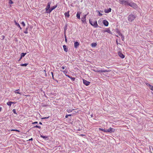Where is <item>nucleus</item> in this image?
Masks as SVG:
<instances>
[{"label":"nucleus","instance_id":"1","mask_svg":"<svg viewBox=\"0 0 153 153\" xmlns=\"http://www.w3.org/2000/svg\"><path fill=\"white\" fill-rule=\"evenodd\" d=\"M60 71L62 72H63L64 73V74L65 75V76L67 77H68V78H70L72 80V81H74L75 80V78L74 77H71V76H70L69 75H67V74L68 72L67 71L66 69H65V70L64 71H63L62 70H60Z\"/></svg>","mask_w":153,"mask_h":153},{"label":"nucleus","instance_id":"2","mask_svg":"<svg viewBox=\"0 0 153 153\" xmlns=\"http://www.w3.org/2000/svg\"><path fill=\"white\" fill-rule=\"evenodd\" d=\"M119 2L120 4L125 5H129V2L128 0H119Z\"/></svg>","mask_w":153,"mask_h":153},{"label":"nucleus","instance_id":"3","mask_svg":"<svg viewBox=\"0 0 153 153\" xmlns=\"http://www.w3.org/2000/svg\"><path fill=\"white\" fill-rule=\"evenodd\" d=\"M135 18L136 17L134 15L131 14L128 16V20L129 22H131L135 19Z\"/></svg>","mask_w":153,"mask_h":153},{"label":"nucleus","instance_id":"4","mask_svg":"<svg viewBox=\"0 0 153 153\" xmlns=\"http://www.w3.org/2000/svg\"><path fill=\"white\" fill-rule=\"evenodd\" d=\"M128 6L133 8L134 9H136L138 7L137 5L132 1L129 2Z\"/></svg>","mask_w":153,"mask_h":153},{"label":"nucleus","instance_id":"5","mask_svg":"<svg viewBox=\"0 0 153 153\" xmlns=\"http://www.w3.org/2000/svg\"><path fill=\"white\" fill-rule=\"evenodd\" d=\"M115 129L113 128H111V127L110 128H109L106 129V132L107 133H112L114 132L115 131Z\"/></svg>","mask_w":153,"mask_h":153},{"label":"nucleus","instance_id":"6","mask_svg":"<svg viewBox=\"0 0 153 153\" xmlns=\"http://www.w3.org/2000/svg\"><path fill=\"white\" fill-rule=\"evenodd\" d=\"M93 71L95 72H97L98 73H103L104 72H108L109 71H108L107 70H93Z\"/></svg>","mask_w":153,"mask_h":153},{"label":"nucleus","instance_id":"7","mask_svg":"<svg viewBox=\"0 0 153 153\" xmlns=\"http://www.w3.org/2000/svg\"><path fill=\"white\" fill-rule=\"evenodd\" d=\"M83 84L86 86L90 84V83L89 81H88L85 79H83Z\"/></svg>","mask_w":153,"mask_h":153},{"label":"nucleus","instance_id":"8","mask_svg":"<svg viewBox=\"0 0 153 153\" xmlns=\"http://www.w3.org/2000/svg\"><path fill=\"white\" fill-rule=\"evenodd\" d=\"M51 2H49L48 3L47 5L45 8L46 11H48L49 8H50Z\"/></svg>","mask_w":153,"mask_h":153},{"label":"nucleus","instance_id":"9","mask_svg":"<svg viewBox=\"0 0 153 153\" xmlns=\"http://www.w3.org/2000/svg\"><path fill=\"white\" fill-rule=\"evenodd\" d=\"M118 55L122 59H123L125 57V56L121 52H119L118 53Z\"/></svg>","mask_w":153,"mask_h":153},{"label":"nucleus","instance_id":"10","mask_svg":"<svg viewBox=\"0 0 153 153\" xmlns=\"http://www.w3.org/2000/svg\"><path fill=\"white\" fill-rule=\"evenodd\" d=\"M93 26L94 27H98V26L96 21H94L93 22Z\"/></svg>","mask_w":153,"mask_h":153},{"label":"nucleus","instance_id":"11","mask_svg":"<svg viewBox=\"0 0 153 153\" xmlns=\"http://www.w3.org/2000/svg\"><path fill=\"white\" fill-rule=\"evenodd\" d=\"M103 32L104 33L107 32L110 34H112L111 32L109 29L103 30Z\"/></svg>","mask_w":153,"mask_h":153},{"label":"nucleus","instance_id":"12","mask_svg":"<svg viewBox=\"0 0 153 153\" xmlns=\"http://www.w3.org/2000/svg\"><path fill=\"white\" fill-rule=\"evenodd\" d=\"M103 24L106 26H107L108 25V22L107 20H104L103 21Z\"/></svg>","mask_w":153,"mask_h":153},{"label":"nucleus","instance_id":"13","mask_svg":"<svg viewBox=\"0 0 153 153\" xmlns=\"http://www.w3.org/2000/svg\"><path fill=\"white\" fill-rule=\"evenodd\" d=\"M87 14H86L83 17V18H82V19H83L82 20V21L83 23H85L86 22V16H87Z\"/></svg>","mask_w":153,"mask_h":153},{"label":"nucleus","instance_id":"14","mask_svg":"<svg viewBox=\"0 0 153 153\" xmlns=\"http://www.w3.org/2000/svg\"><path fill=\"white\" fill-rule=\"evenodd\" d=\"M111 8H109L108 9H105L104 10V12L106 13H108L109 12H110L111 11Z\"/></svg>","mask_w":153,"mask_h":153},{"label":"nucleus","instance_id":"15","mask_svg":"<svg viewBox=\"0 0 153 153\" xmlns=\"http://www.w3.org/2000/svg\"><path fill=\"white\" fill-rule=\"evenodd\" d=\"M65 15L66 17H67V18H69L70 16L69 11L67 12H65Z\"/></svg>","mask_w":153,"mask_h":153},{"label":"nucleus","instance_id":"16","mask_svg":"<svg viewBox=\"0 0 153 153\" xmlns=\"http://www.w3.org/2000/svg\"><path fill=\"white\" fill-rule=\"evenodd\" d=\"M79 43L78 42H76L74 43V46L75 48H76L79 45Z\"/></svg>","mask_w":153,"mask_h":153},{"label":"nucleus","instance_id":"17","mask_svg":"<svg viewBox=\"0 0 153 153\" xmlns=\"http://www.w3.org/2000/svg\"><path fill=\"white\" fill-rule=\"evenodd\" d=\"M81 13H80L78 12H77L76 16L77 18L79 19H80V16Z\"/></svg>","mask_w":153,"mask_h":153},{"label":"nucleus","instance_id":"18","mask_svg":"<svg viewBox=\"0 0 153 153\" xmlns=\"http://www.w3.org/2000/svg\"><path fill=\"white\" fill-rule=\"evenodd\" d=\"M53 10V9L51 8H49V10L46 11V13H50L51 11Z\"/></svg>","mask_w":153,"mask_h":153},{"label":"nucleus","instance_id":"19","mask_svg":"<svg viewBox=\"0 0 153 153\" xmlns=\"http://www.w3.org/2000/svg\"><path fill=\"white\" fill-rule=\"evenodd\" d=\"M63 48L65 51L66 52H67L68 51V50L66 46V45H64L63 46Z\"/></svg>","mask_w":153,"mask_h":153},{"label":"nucleus","instance_id":"20","mask_svg":"<svg viewBox=\"0 0 153 153\" xmlns=\"http://www.w3.org/2000/svg\"><path fill=\"white\" fill-rule=\"evenodd\" d=\"M74 110V109H71V108H69V109H67V111L68 113H70V112H72Z\"/></svg>","mask_w":153,"mask_h":153},{"label":"nucleus","instance_id":"21","mask_svg":"<svg viewBox=\"0 0 153 153\" xmlns=\"http://www.w3.org/2000/svg\"><path fill=\"white\" fill-rule=\"evenodd\" d=\"M116 32L118 34V35H119V36H122V33H121V32H120V31L118 30H116Z\"/></svg>","mask_w":153,"mask_h":153},{"label":"nucleus","instance_id":"22","mask_svg":"<svg viewBox=\"0 0 153 153\" xmlns=\"http://www.w3.org/2000/svg\"><path fill=\"white\" fill-rule=\"evenodd\" d=\"M19 90V89H17V90H16L15 91H14V93H15V94H21L20 92H19L18 91Z\"/></svg>","mask_w":153,"mask_h":153},{"label":"nucleus","instance_id":"23","mask_svg":"<svg viewBox=\"0 0 153 153\" xmlns=\"http://www.w3.org/2000/svg\"><path fill=\"white\" fill-rule=\"evenodd\" d=\"M26 54V53H22L20 59H21L23 57H24L25 56V55Z\"/></svg>","mask_w":153,"mask_h":153},{"label":"nucleus","instance_id":"24","mask_svg":"<svg viewBox=\"0 0 153 153\" xmlns=\"http://www.w3.org/2000/svg\"><path fill=\"white\" fill-rule=\"evenodd\" d=\"M13 103V102H7V104L10 106H11L12 103Z\"/></svg>","mask_w":153,"mask_h":153},{"label":"nucleus","instance_id":"25","mask_svg":"<svg viewBox=\"0 0 153 153\" xmlns=\"http://www.w3.org/2000/svg\"><path fill=\"white\" fill-rule=\"evenodd\" d=\"M97 45L96 43H92L91 44V46L92 47H94L96 46Z\"/></svg>","mask_w":153,"mask_h":153},{"label":"nucleus","instance_id":"26","mask_svg":"<svg viewBox=\"0 0 153 153\" xmlns=\"http://www.w3.org/2000/svg\"><path fill=\"white\" fill-rule=\"evenodd\" d=\"M14 22H15V25H16L17 26H18V27H20V25L19 24V23H17V22H16V20H15V21H14Z\"/></svg>","mask_w":153,"mask_h":153},{"label":"nucleus","instance_id":"27","mask_svg":"<svg viewBox=\"0 0 153 153\" xmlns=\"http://www.w3.org/2000/svg\"><path fill=\"white\" fill-rule=\"evenodd\" d=\"M99 129L100 131H103L106 132V129H102V128H99Z\"/></svg>","mask_w":153,"mask_h":153},{"label":"nucleus","instance_id":"28","mask_svg":"<svg viewBox=\"0 0 153 153\" xmlns=\"http://www.w3.org/2000/svg\"><path fill=\"white\" fill-rule=\"evenodd\" d=\"M40 137H42V138H44V139H46L48 138V137L47 136H43L42 135H40Z\"/></svg>","mask_w":153,"mask_h":153},{"label":"nucleus","instance_id":"29","mask_svg":"<svg viewBox=\"0 0 153 153\" xmlns=\"http://www.w3.org/2000/svg\"><path fill=\"white\" fill-rule=\"evenodd\" d=\"M28 64V63L22 64L20 65V66H26Z\"/></svg>","mask_w":153,"mask_h":153},{"label":"nucleus","instance_id":"30","mask_svg":"<svg viewBox=\"0 0 153 153\" xmlns=\"http://www.w3.org/2000/svg\"><path fill=\"white\" fill-rule=\"evenodd\" d=\"M57 7V4H56V5L54 6L53 7H52L51 8L53 10L55 8H56V7Z\"/></svg>","mask_w":153,"mask_h":153},{"label":"nucleus","instance_id":"31","mask_svg":"<svg viewBox=\"0 0 153 153\" xmlns=\"http://www.w3.org/2000/svg\"><path fill=\"white\" fill-rule=\"evenodd\" d=\"M65 66H62L61 68V69H60V70H62L63 71H64V70L65 69ZM65 71V70H64V71Z\"/></svg>","mask_w":153,"mask_h":153},{"label":"nucleus","instance_id":"32","mask_svg":"<svg viewBox=\"0 0 153 153\" xmlns=\"http://www.w3.org/2000/svg\"><path fill=\"white\" fill-rule=\"evenodd\" d=\"M33 128H38L40 129V128H41V127L40 126H39L36 125V126H34L33 127Z\"/></svg>","mask_w":153,"mask_h":153},{"label":"nucleus","instance_id":"33","mask_svg":"<svg viewBox=\"0 0 153 153\" xmlns=\"http://www.w3.org/2000/svg\"><path fill=\"white\" fill-rule=\"evenodd\" d=\"M89 23L91 24V25H92V26H93V21H91L90 20V19L89 20Z\"/></svg>","mask_w":153,"mask_h":153},{"label":"nucleus","instance_id":"34","mask_svg":"<svg viewBox=\"0 0 153 153\" xmlns=\"http://www.w3.org/2000/svg\"><path fill=\"white\" fill-rule=\"evenodd\" d=\"M9 4H13V3L12 0H9Z\"/></svg>","mask_w":153,"mask_h":153},{"label":"nucleus","instance_id":"35","mask_svg":"<svg viewBox=\"0 0 153 153\" xmlns=\"http://www.w3.org/2000/svg\"><path fill=\"white\" fill-rule=\"evenodd\" d=\"M121 36V38L122 39V40L123 41L124 40V36L122 34V36Z\"/></svg>","mask_w":153,"mask_h":153},{"label":"nucleus","instance_id":"36","mask_svg":"<svg viewBox=\"0 0 153 153\" xmlns=\"http://www.w3.org/2000/svg\"><path fill=\"white\" fill-rule=\"evenodd\" d=\"M11 131H18V132H20V131L18 130H16V129H12L11 130Z\"/></svg>","mask_w":153,"mask_h":153},{"label":"nucleus","instance_id":"37","mask_svg":"<svg viewBox=\"0 0 153 153\" xmlns=\"http://www.w3.org/2000/svg\"><path fill=\"white\" fill-rule=\"evenodd\" d=\"M98 12L99 13V16H102V13H101L99 11H98Z\"/></svg>","mask_w":153,"mask_h":153},{"label":"nucleus","instance_id":"38","mask_svg":"<svg viewBox=\"0 0 153 153\" xmlns=\"http://www.w3.org/2000/svg\"><path fill=\"white\" fill-rule=\"evenodd\" d=\"M21 24L23 25V26H25V24L24 22H22Z\"/></svg>","mask_w":153,"mask_h":153},{"label":"nucleus","instance_id":"39","mask_svg":"<svg viewBox=\"0 0 153 153\" xmlns=\"http://www.w3.org/2000/svg\"><path fill=\"white\" fill-rule=\"evenodd\" d=\"M150 88L151 90L153 91V86L151 85L150 87Z\"/></svg>","mask_w":153,"mask_h":153},{"label":"nucleus","instance_id":"40","mask_svg":"<svg viewBox=\"0 0 153 153\" xmlns=\"http://www.w3.org/2000/svg\"><path fill=\"white\" fill-rule=\"evenodd\" d=\"M146 85H147L148 86H149V88L150 87V86L152 85L149 84L148 83H146Z\"/></svg>","mask_w":153,"mask_h":153},{"label":"nucleus","instance_id":"41","mask_svg":"<svg viewBox=\"0 0 153 153\" xmlns=\"http://www.w3.org/2000/svg\"><path fill=\"white\" fill-rule=\"evenodd\" d=\"M5 36H1V38H2V40H3Z\"/></svg>","mask_w":153,"mask_h":153},{"label":"nucleus","instance_id":"42","mask_svg":"<svg viewBox=\"0 0 153 153\" xmlns=\"http://www.w3.org/2000/svg\"><path fill=\"white\" fill-rule=\"evenodd\" d=\"M24 33L27 34L28 33L27 30H25L24 31Z\"/></svg>","mask_w":153,"mask_h":153},{"label":"nucleus","instance_id":"43","mask_svg":"<svg viewBox=\"0 0 153 153\" xmlns=\"http://www.w3.org/2000/svg\"><path fill=\"white\" fill-rule=\"evenodd\" d=\"M13 112L15 113V114H16V111L15 109H13Z\"/></svg>","mask_w":153,"mask_h":153},{"label":"nucleus","instance_id":"44","mask_svg":"<svg viewBox=\"0 0 153 153\" xmlns=\"http://www.w3.org/2000/svg\"><path fill=\"white\" fill-rule=\"evenodd\" d=\"M38 123V122H33V123H32V124H36V123Z\"/></svg>","mask_w":153,"mask_h":153},{"label":"nucleus","instance_id":"45","mask_svg":"<svg viewBox=\"0 0 153 153\" xmlns=\"http://www.w3.org/2000/svg\"><path fill=\"white\" fill-rule=\"evenodd\" d=\"M65 41L66 42H67V38H66V37H65Z\"/></svg>","mask_w":153,"mask_h":153},{"label":"nucleus","instance_id":"46","mask_svg":"<svg viewBox=\"0 0 153 153\" xmlns=\"http://www.w3.org/2000/svg\"><path fill=\"white\" fill-rule=\"evenodd\" d=\"M49 117H43V118H42V119H46V118H49Z\"/></svg>","mask_w":153,"mask_h":153},{"label":"nucleus","instance_id":"47","mask_svg":"<svg viewBox=\"0 0 153 153\" xmlns=\"http://www.w3.org/2000/svg\"><path fill=\"white\" fill-rule=\"evenodd\" d=\"M33 140V139L32 138H31V139H29L28 140Z\"/></svg>","mask_w":153,"mask_h":153},{"label":"nucleus","instance_id":"48","mask_svg":"<svg viewBox=\"0 0 153 153\" xmlns=\"http://www.w3.org/2000/svg\"><path fill=\"white\" fill-rule=\"evenodd\" d=\"M44 71L45 73V74H46V76H47V74H46V70H44Z\"/></svg>","mask_w":153,"mask_h":153},{"label":"nucleus","instance_id":"49","mask_svg":"<svg viewBox=\"0 0 153 153\" xmlns=\"http://www.w3.org/2000/svg\"><path fill=\"white\" fill-rule=\"evenodd\" d=\"M68 116H68V115L67 114V115L65 116V117H66V118H68Z\"/></svg>","mask_w":153,"mask_h":153},{"label":"nucleus","instance_id":"50","mask_svg":"<svg viewBox=\"0 0 153 153\" xmlns=\"http://www.w3.org/2000/svg\"><path fill=\"white\" fill-rule=\"evenodd\" d=\"M51 74H52V76H53V72H51Z\"/></svg>","mask_w":153,"mask_h":153},{"label":"nucleus","instance_id":"51","mask_svg":"<svg viewBox=\"0 0 153 153\" xmlns=\"http://www.w3.org/2000/svg\"><path fill=\"white\" fill-rule=\"evenodd\" d=\"M80 135L81 136H85V135H84L82 134H80Z\"/></svg>","mask_w":153,"mask_h":153},{"label":"nucleus","instance_id":"52","mask_svg":"<svg viewBox=\"0 0 153 153\" xmlns=\"http://www.w3.org/2000/svg\"><path fill=\"white\" fill-rule=\"evenodd\" d=\"M68 116H72V115L71 114H70L68 115Z\"/></svg>","mask_w":153,"mask_h":153},{"label":"nucleus","instance_id":"53","mask_svg":"<svg viewBox=\"0 0 153 153\" xmlns=\"http://www.w3.org/2000/svg\"><path fill=\"white\" fill-rule=\"evenodd\" d=\"M1 107H0V112L1 111Z\"/></svg>","mask_w":153,"mask_h":153},{"label":"nucleus","instance_id":"54","mask_svg":"<svg viewBox=\"0 0 153 153\" xmlns=\"http://www.w3.org/2000/svg\"><path fill=\"white\" fill-rule=\"evenodd\" d=\"M39 124H41V125H42V123L41 122H39Z\"/></svg>","mask_w":153,"mask_h":153},{"label":"nucleus","instance_id":"55","mask_svg":"<svg viewBox=\"0 0 153 153\" xmlns=\"http://www.w3.org/2000/svg\"><path fill=\"white\" fill-rule=\"evenodd\" d=\"M19 28H20V30H22V28L20 26V27H19Z\"/></svg>","mask_w":153,"mask_h":153},{"label":"nucleus","instance_id":"56","mask_svg":"<svg viewBox=\"0 0 153 153\" xmlns=\"http://www.w3.org/2000/svg\"><path fill=\"white\" fill-rule=\"evenodd\" d=\"M27 29H28L27 28H26V30H27Z\"/></svg>","mask_w":153,"mask_h":153},{"label":"nucleus","instance_id":"57","mask_svg":"<svg viewBox=\"0 0 153 153\" xmlns=\"http://www.w3.org/2000/svg\"><path fill=\"white\" fill-rule=\"evenodd\" d=\"M25 96H30L29 95H25Z\"/></svg>","mask_w":153,"mask_h":153},{"label":"nucleus","instance_id":"58","mask_svg":"<svg viewBox=\"0 0 153 153\" xmlns=\"http://www.w3.org/2000/svg\"><path fill=\"white\" fill-rule=\"evenodd\" d=\"M116 42H117V41H116Z\"/></svg>","mask_w":153,"mask_h":153},{"label":"nucleus","instance_id":"59","mask_svg":"<svg viewBox=\"0 0 153 153\" xmlns=\"http://www.w3.org/2000/svg\"><path fill=\"white\" fill-rule=\"evenodd\" d=\"M21 59H20V58L19 59V61H20V60H21Z\"/></svg>","mask_w":153,"mask_h":153},{"label":"nucleus","instance_id":"60","mask_svg":"<svg viewBox=\"0 0 153 153\" xmlns=\"http://www.w3.org/2000/svg\"><path fill=\"white\" fill-rule=\"evenodd\" d=\"M52 77H53V76H52Z\"/></svg>","mask_w":153,"mask_h":153}]
</instances>
